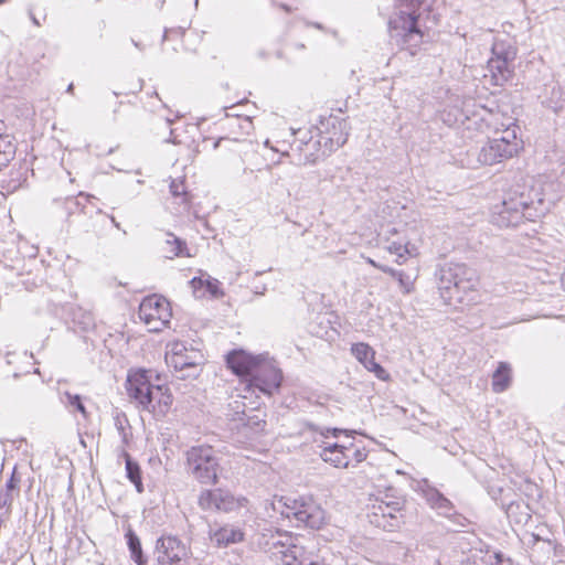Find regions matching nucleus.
<instances>
[{
	"instance_id": "obj_1",
	"label": "nucleus",
	"mask_w": 565,
	"mask_h": 565,
	"mask_svg": "<svg viewBox=\"0 0 565 565\" xmlns=\"http://www.w3.org/2000/svg\"><path fill=\"white\" fill-rule=\"evenodd\" d=\"M227 367L234 374L246 377L247 388L256 390L266 395H273L278 391L282 373L268 355H253L243 349H235L226 355Z\"/></svg>"
},
{
	"instance_id": "obj_32",
	"label": "nucleus",
	"mask_w": 565,
	"mask_h": 565,
	"mask_svg": "<svg viewBox=\"0 0 565 565\" xmlns=\"http://www.w3.org/2000/svg\"><path fill=\"white\" fill-rule=\"evenodd\" d=\"M116 429L121 437L122 444L128 445L130 439V434L127 431V426H129L128 419L124 414H117L114 417Z\"/></svg>"
},
{
	"instance_id": "obj_25",
	"label": "nucleus",
	"mask_w": 565,
	"mask_h": 565,
	"mask_svg": "<svg viewBox=\"0 0 565 565\" xmlns=\"http://www.w3.org/2000/svg\"><path fill=\"white\" fill-rule=\"evenodd\" d=\"M166 236L167 239L164 241V245L162 247L164 256L170 259L182 256L184 249H186L185 242L174 236L172 233H167Z\"/></svg>"
},
{
	"instance_id": "obj_4",
	"label": "nucleus",
	"mask_w": 565,
	"mask_h": 565,
	"mask_svg": "<svg viewBox=\"0 0 565 565\" xmlns=\"http://www.w3.org/2000/svg\"><path fill=\"white\" fill-rule=\"evenodd\" d=\"M271 508L287 519H295L297 526L319 530L326 523L324 510L312 498H275Z\"/></svg>"
},
{
	"instance_id": "obj_47",
	"label": "nucleus",
	"mask_w": 565,
	"mask_h": 565,
	"mask_svg": "<svg viewBox=\"0 0 565 565\" xmlns=\"http://www.w3.org/2000/svg\"><path fill=\"white\" fill-rule=\"evenodd\" d=\"M388 250L392 254H396L398 257L403 256V246L401 244L393 243L388 246Z\"/></svg>"
},
{
	"instance_id": "obj_5",
	"label": "nucleus",
	"mask_w": 565,
	"mask_h": 565,
	"mask_svg": "<svg viewBox=\"0 0 565 565\" xmlns=\"http://www.w3.org/2000/svg\"><path fill=\"white\" fill-rule=\"evenodd\" d=\"M478 284L477 271L466 264L450 263L440 269L438 289L441 298L449 305L454 300L461 302L462 296L476 290Z\"/></svg>"
},
{
	"instance_id": "obj_27",
	"label": "nucleus",
	"mask_w": 565,
	"mask_h": 565,
	"mask_svg": "<svg viewBox=\"0 0 565 565\" xmlns=\"http://www.w3.org/2000/svg\"><path fill=\"white\" fill-rule=\"evenodd\" d=\"M492 57L513 63L516 57V49L504 42H495L492 46Z\"/></svg>"
},
{
	"instance_id": "obj_50",
	"label": "nucleus",
	"mask_w": 565,
	"mask_h": 565,
	"mask_svg": "<svg viewBox=\"0 0 565 565\" xmlns=\"http://www.w3.org/2000/svg\"><path fill=\"white\" fill-rule=\"evenodd\" d=\"M379 269L382 270L385 274L391 275L393 278H394L395 275H397V271H398V270H396L394 268H391L388 266H383V265L379 266Z\"/></svg>"
},
{
	"instance_id": "obj_43",
	"label": "nucleus",
	"mask_w": 565,
	"mask_h": 565,
	"mask_svg": "<svg viewBox=\"0 0 565 565\" xmlns=\"http://www.w3.org/2000/svg\"><path fill=\"white\" fill-rule=\"evenodd\" d=\"M235 121L237 122L239 129L244 130L245 134H248L252 129L253 122L249 117H236Z\"/></svg>"
},
{
	"instance_id": "obj_33",
	"label": "nucleus",
	"mask_w": 565,
	"mask_h": 565,
	"mask_svg": "<svg viewBox=\"0 0 565 565\" xmlns=\"http://www.w3.org/2000/svg\"><path fill=\"white\" fill-rule=\"evenodd\" d=\"M307 427L311 431L320 433L323 437H328L329 434H331L335 438L339 437L340 434H345L347 436H352L353 434H356L355 430H348V429H341V428H327V429H322V428H320L319 426H317L316 424H312V423L307 424Z\"/></svg>"
},
{
	"instance_id": "obj_52",
	"label": "nucleus",
	"mask_w": 565,
	"mask_h": 565,
	"mask_svg": "<svg viewBox=\"0 0 565 565\" xmlns=\"http://www.w3.org/2000/svg\"><path fill=\"white\" fill-rule=\"evenodd\" d=\"M377 362L375 361V356L372 358V360L370 359L365 364H363L369 371H371L372 367L375 366Z\"/></svg>"
},
{
	"instance_id": "obj_14",
	"label": "nucleus",
	"mask_w": 565,
	"mask_h": 565,
	"mask_svg": "<svg viewBox=\"0 0 565 565\" xmlns=\"http://www.w3.org/2000/svg\"><path fill=\"white\" fill-rule=\"evenodd\" d=\"M199 507L204 511L231 512L241 505L228 491L222 489L203 490L198 500Z\"/></svg>"
},
{
	"instance_id": "obj_58",
	"label": "nucleus",
	"mask_w": 565,
	"mask_h": 565,
	"mask_svg": "<svg viewBox=\"0 0 565 565\" xmlns=\"http://www.w3.org/2000/svg\"><path fill=\"white\" fill-rule=\"evenodd\" d=\"M167 141H168V142L175 143V140H173V139H171V138H169Z\"/></svg>"
},
{
	"instance_id": "obj_19",
	"label": "nucleus",
	"mask_w": 565,
	"mask_h": 565,
	"mask_svg": "<svg viewBox=\"0 0 565 565\" xmlns=\"http://www.w3.org/2000/svg\"><path fill=\"white\" fill-rule=\"evenodd\" d=\"M512 382V369L508 362H500L492 374V391L502 393L507 391Z\"/></svg>"
},
{
	"instance_id": "obj_37",
	"label": "nucleus",
	"mask_w": 565,
	"mask_h": 565,
	"mask_svg": "<svg viewBox=\"0 0 565 565\" xmlns=\"http://www.w3.org/2000/svg\"><path fill=\"white\" fill-rule=\"evenodd\" d=\"M348 448H350V451H347L350 455V462L353 460L356 463H360L366 459L367 451L364 447L353 449V444H350Z\"/></svg>"
},
{
	"instance_id": "obj_49",
	"label": "nucleus",
	"mask_w": 565,
	"mask_h": 565,
	"mask_svg": "<svg viewBox=\"0 0 565 565\" xmlns=\"http://www.w3.org/2000/svg\"><path fill=\"white\" fill-rule=\"evenodd\" d=\"M223 141H234V142H239V141H244V139H239V138H234V139H230L227 137H221L218 138L215 142H214V148L216 149Z\"/></svg>"
},
{
	"instance_id": "obj_18",
	"label": "nucleus",
	"mask_w": 565,
	"mask_h": 565,
	"mask_svg": "<svg viewBox=\"0 0 565 565\" xmlns=\"http://www.w3.org/2000/svg\"><path fill=\"white\" fill-rule=\"evenodd\" d=\"M347 451H350L348 446L335 443L324 447L320 456L323 461L330 462L337 468H348L350 463V455Z\"/></svg>"
},
{
	"instance_id": "obj_16",
	"label": "nucleus",
	"mask_w": 565,
	"mask_h": 565,
	"mask_svg": "<svg viewBox=\"0 0 565 565\" xmlns=\"http://www.w3.org/2000/svg\"><path fill=\"white\" fill-rule=\"evenodd\" d=\"M244 535V532L238 526L232 524H225L215 530H210V539L218 548L242 542Z\"/></svg>"
},
{
	"instance_id": "obj_29",
	"label": "nucleus",
	"mask_w": 565,
	"mask_h": 565,
	"mask_svg": "<svg viewBox=\"0 0 565 565\" xmlns=\"http://www.w3.org/2000/svg\"><path fill=\"white\" fill-rule=\"evenodd\" d=\"M545 105L556 114L564 110L565 93L562 90V88L553 87L550 97L545 100Z\"/></svg>"
},
{
	"instance_id": "obj_13",
	"label": "nucleus",
	"mask_w": 565,
	"mask_h": 565,
	"mask_svg": "<svg viewBox=\"0 0 565 565\" xmlns=\"http://www.w3.org/2000/svg\"><path fill=\"white\" fill-rule=\"evenodd\" d=\"M296 163L299 166L315 164L327 154H322L323 143L319 132L316 137L310 136L307 138V132L303 137L296 139L291 145Z\"/></svg>"
},
{
	"instance_id": "obj_21",
	"label": "nucleus",
	"mask_w": 565,
	"mask_h": 565,
	"mask_svg": "<svg viewBox=\"0 0 565 565\" xmlns=\"http://www.w3.org/2000/svg\"><path fill=\"white\" fill-rule=\"evenodd\" d=\"M121 456L124 457L126 462V477L131 483H134L137 492H143L140 466L138 465L137 461H135L131 458V456L125 449H122Z\"/></svg>"
},
{
	"instance_id": "obj_54",
	"label": "nucleus",
	"mask_w": 565,
	"mask_h": 565,
	"mask_svg": "<svg viewBox=\"0 0 565 565\" xmlns=\"http://www.w3.org/2000/svg\"><path fill=\"white\" fill-rule=\"evenodd\" d=\"M110 221H111V223H113L117 228H119V227H120L119 223L116 221V218H115L113 215L110 216Z\"/></svg>"
},
{
	"instance_id": "obj_6",
	"label": "nucleus",
	"mask_w": 565,
	"mask_h": 565,
	"mask_svg": "<svg viewBox=\"0 0 565 565\" xmlns=\"http://www.w3.org/2000/svg\"><path fill=\"white\" fill-rule=\"evenodd\" d=\"M185 469L201 484L214 486L221 471L220 459L209 445L193 446L185 451Z\"/></svg>"
},
{
	"instance_id": "obj_39",
	"label": "nucleus",
	"mask_w": 565,
	"mask_h": 565,
	"mask_svg": "<svg viewBox=\"0 0 565 565\" xmlns=\"http://www.w3.org/2000/svg\"><path fill=\"white\" fill-rule=\"evenodd\" d=\"M246 426L250 427L254 431H263L266 426V420L258 416L248 417Z\"/></svg>"
},
{
	"instance_id": "obj_30",
	"label": "nucleus",
	"mask_w": 565,
	"mask_h": 565,
	"mask_svg": "<svg viewBox=\"0 0 565 565\" xmlns=\"http://www.w3.org/2000/svg\"><path fill=\"white\" fill-rule=\"evenodd\" d=\"M352 354L358 359L359 362L365 364L370 359L375 356V351L369 344L360 342L355 343L351 348Z\"/></svg>"
},
{
	"instance_id": "obj_26",
	"label": "nucleus",
	"mask_w": 565,
	"mask_h": 565,
	"mask_svg": "<svg viewBox=\"0 0 565 565\" xmlns=\"http://www.w3.org/2000/svg\"><path fill=\"white\" fill-rule=\"evenodd\" d=\"M507 515L518 524H526L531 520L527 504L512 502L507 508Z\"/></svg>"
},
{
	"instance_id": "obj_20",
	"label": "nucleus",
	"mask_w": 565,
	"mask_h": 565,
	"mask_svg": "<svg viewBox=\"0 0 565 565\" xmlns=\"http://www.w3.org/2000/svg\"><path fill=\"white\" fill-rule=\"evenodd\" d=\"M275 557L281 562L282 565H301L307 554L303 546H299L296 543L285 550L273 552Z\"/></svg>"
},
{
	"instance_id": "obj_34",
	"label": "nucleus",
	"mask_w": 565,
	"mask_h": 565,
	"mask_svg": "<svg viewBox=\"0 0 565 565\" xmlns=\"http://www.w3.org/2000/svg\"><path fill=\"white\" fill-rule=\"evenodd\" d=\"M90 196L92 195H89V194H85L84 192H79V194L76 198H67L65 200V209L67 210L68 215H71L72 213H74L77 210L83 211L84 210V205L82 204L79 199L81 198L89 199Z\"/></svg>"
},
{
	"instance_id": "obj_11",
	"label": "nucleus",
	"mask_w": 565,
	"mask_h": 565,
	"mask_svg": "<svg viewBox=\"0 0 565 565\" xmlns=\"http://www.w3.org/2000/svg\"><path fill=\"white\" fill-rule=\"evenodd\" d=\"M318 131L323 143L322 154H330L332 151L342 147L349 136L347 120L333 116L321 120Z\"/></svg>"
},
{
	"instance_id": "obj_23",
	"label": "nucleus",
	"mask_w": 565,
	"mask_h": 565,
	"mask_svg": "<svg viewBox=\"0 0 565 565\" xmlns=\"http://www.w3.org/2000/svg\"><path fill=\"white\" fill-rule=\"evenodd\" d=\"M424 495L434 509L441 510L444 513H447L452 509L451 501L435 488L428 487L424 490Z\"/></svg>"
},
{
	"instance_id": "obj_59",
	"label": "nucleus",
	"mask_w": 565,
	"mask_h": 565,
	"mask_svg": "<svg viewBox=\"0 0 565 565\" xmlns=\"http://www.w3.org/2000/svg\"><path fill=\"white\" fill-rule=\"evenodd\" d=\"M6 0H0V3L4 2Z\"/></svg>"
},
{
	"instance_id": "obj_36",
	"label": "nucleus",
	"mask_w": 565,
	"mask_h": 565,
	"mask_svg": "<svg viewBox=\"0 0 565 565\" xmlns=\"http://www.w3.org/2000/svg\"><path fill=\"white\" fill-rule=\"evenodd\" d=\"M20 482H21L20 477H18L17 473H15V470H13L11 477L6 482V487H4L3 490L14 494L15 497H18L19 495V491H20V488H19L20 487Z\"/></svg>"
},
{
	"instance_id": "obj_53",
	"label": "nucleus",
	"mask_w": 565,
	"mask_h": 565,
	"mask_svg": "<svg viewBox=\"0 0 565 565\" xmlns=\"http://www.w3.org/2000/svg\"><path fill=\"white\" fill-rule=\"evenodd\" d=\"M84 324H85V326H84V328H83V329H88L89 327H92V326H93V319H92V317H90V316L85 317V322H84Z\"/></svg>"
},
{
	"instance_id": "obj_55",
	"label": "nucleus",
	"mask_w": 565,
	"mask_h": 565,
	"mask_svg": "<svg viewBox=\"0 0 565 565\" xmlns=\"http://www.w3.org/2000/svg\"><path fill=\"white\" fill-rule=\"evenodd\" d=\"M369 263H370L372 266H374L375 268H379V266H380L377 263H375V262H374V260H372V259H369Z\"/></svg>"
},
{
	"instance_id": "obj_8",
	"label": "nucleus",
	"mask_w": 565,
	"mask_h": 565,
	"mask_svg": "<svg viewBox=\"0 0 565 565\" xmlns=\"http://www.w3.org/2000/svg\"><path fill=\"white\" fill-rule=\"evenodd\" d=\"M533 201L524 198L523 193L520 195H510L504 199L500 204L494 206L492 213V223L499 227L516 226L526 217V212L530 210Z\"/></svg>"
},
{
	"instance_id": "obj_42",
	"label": "nucleus",
	"mask_w": 565,
	"mask_h": 565,
	"mask_svg": "<svg viewBox=\"0 0 565 565\" xmlns=\"http://www.w3.org/2000/svg\"><path fill=\"white\" fill-rule=\"evenodd\" d=\"M170 192L175 198L185 195V189H184L183 182L173 180L170 184Z\"/></svg>"
},
{
	"instance_id": "obj_17",
	"label": "nucleus",
	"mask_w": 565,
	"mask_h": 565,
	"mask_svg": "<svg viewBox=\"0 0 565 565\" xmlns=\"http://www.w3.org/2000/svg\"><path fill=\"white\" fill-rule=\"evenodd\" d=\"M488 72L491 76V82L493 85L502 86L505 82H508L513 74V63L504 60H497L491 57L488 61Z\"/></svg>"
},
{
	"instance_id": "obj_24",
	"label": "nucleus",
	"mask_w": 565,
	"mask_h": 565,
	"mask_svg": "<svg viewBox=\"0 0 565 565\" xmlns=\"http://www.w3.org/2000/svg\"><path fill=\"white\" fill-rule=\"evenodd\" d=\"M294 541L295 539L290 533L277 530L266 540L265 545L269 550H273V552H278L279 550H285L292 545L295 543Z\"/></svg>"
},
{
	"instance_id": "obj_15",
	"label": "nucleus",
	"mask_w": 565,
	"mask_h": 565,
	"mask_svg": "<svg viewBox=\"0 0 565 565\" xmlns=\"http://www.w3.org/2000/svg\"><path fill=\"white\" fill-rule=\"evenodd\" d=\"M518 153L515 143L493 138L479 152V161L492 166Z\"/></svg>"
},
{
	"instance_id": "obj_44",
	"label": "nucleus",
	"mask_w": 565,
	"mask_h": 565,
	"mask_svg": "<svg viewBox=\"0 0 565 565\" xmlns=\"http://www.w3.org/2000/svg\"><path fill=\"white\" fill-rule=\"evenodd\" d=\"M371 372H373L376 377L382 381H386L390 377V374L386 372V370L379 363H376L375 366L371 369Z\"/></svg>"
},
{
	"instance_id": "obj_12",
	"label": "nucleus",
	"mask_w": 565,
	"mask_h": 565,
	"mask_svg": "<svg viewBox=\"0 0 565 565\" xmlns=\"http://www.w3.org/2000/svg\"><path fill=\"white\" fill-rule=\"evenodd\" d=\"M402 503L398 501H380L372 505L367 514L371 524L385 531H394L402 524Z\"/></svg>"
},
{
	"instance_id": "obj_51",
	"label": "nucleus",
	"mask_w": 565,
	"mask_h": 565,
	"mask_svg": "<svg viewBox=\"0 0 565 565\" xmlns=\"http://www.w3.org/2000/svg\"><path fill=\"white\" fill-rule=\"evenodd\" d=\"M148 371L152 373V383H154V384H162L161 383V375L159 373H156V372H153L151 370H148Z\"/></svg>"
},
{
	"instance_id": "obj_41",
	"label": "nucleus",
	"mask_w": 565,
	"mask_h": 565,
	"mask_svg": "<svg viewBox=\"0 0 565 565\" xmlns=\"http://www.w3.org/2000/svg\"><path fill=\"white\" fill-rule=\"evenodd\" d=\"M14 498H15L14 494L1 489L0 490V509L7 508L8 510H10Z\"/></svg>"
},
{
	"instance_id": "obj_35",
	"label": "nucleus",
	"mask_w": 565,
	"mask_h": 565,
	"mask_svg": "<svg viewBox=\"0 0 565 565\" xmlns=\"http://www.w3.org/2000/svg\"><path fill=\"white\" fill-rule=\"evenodd\" d=\"M494 555H491L489 553L484 555H479L475 553L471 556L467 557V559L463 562V565H489Z\"/></svg>"
},
{
	"instance_id": "obj_9",
	"label": "nucleus",
	"mask_w": 565,
	"mask_h": 565,
	"mask_svg": "<svg viewBox=\"0 0 565 565\" xmlns=\"http://www.w3.org/2000/svg\"><path fill=\"white\" fill-rule=\"evenodd\" d=\"M138 315L139 318L148 326L149 331H161L170 322V303L162 296H148L142 299Z\"/></svg>"
},
{
	"instance_id": "obj_31",
	"label": "nucleus",
	"mask_w": 565,
	"mask_h": 565,
	"mask_svg": "<svg viewBox=\"0 0 565 565\" xmlns=\"http://www.w3.org/2000/svg\"><path fill=\"white\" fill-rule=\"evenodd\" d=\"M63 402L71 411H77L84 416V418H87L88 413L83 404L81 395L65 392Z\"/></svg>"
},
{
	"instance_id": "obj_45",
	"label": "nucleus",
	"mask_w": 565,
	"mask_h": 565,
	"mask_svg": "<svg viewBox=\"0 0 565 565\" xmlns=\"http://www.w3.org/2000/svg\"><path fill=\"white\" fill-rule=\"evenodd\" d=\"M491 555H494V557L489 565H508V562H511V558H505L501 553H492Z\"/></svg>"
},
{
	"instance_id": "obj_2",
	"label": "nucleus",
	"mask_w": 565,
	"mask_h": 565,
	"mask_svg": "<svg viewBox=\"0 0 565 565\" xmlns=\"http://www.w3.org/2000/svg\"><path fill=\"white\" fill-rule=\"evenodd\" d=\"M127 392L142 411L163 417L172 405L173 397L163 384L152 383V373L143 369L129 373Z\"/></svg>"
},
{
	"instance_id": "obj_3",
	"label": "nucleus",
	"mask_w": 565,
	"mask_h": 565,
	"mask_svg": "<svg viewBox=\"0 0 565 565\" xmlns=\"http://www.w3.org/2000/svg\"><path fill=\"white\" fill-rule=\"evenodd\" d=\"M420 13L417 12L413 3L403 4L388 22L390 36L401 46L414 56L417 49L423 43L424 33L418 26Z\"/></svg>"
},
{
	"instance_id": "obj_40",
	"label": "nucleus",
	"mask_w": 565,
	"mask_h": 565,
	"mask_svg": "<svg viewBox=\"0 0 565 565\" xmlns=\"http://www.w3.org/2000/svg\"><path fill=\"white\" fill-rule=\"evenodd\" d=\"M498 140H507L509 141L510 143H515L518 150L520 149V141L518 140L516 138V132H515V129H512V128H507L503 132H502V136L497 138Z\"/></svg>"
},
{
	"instance_id": "obj_7",
	"label": "nucleus",
	"mask_w": 565,
	"mask_h": 565,
	"mask_svg": "<svg viewBox=\"0 0 565 565\" xmlns=\"http://www.w3.org/2000/svg\"><path fill=\"white\" fill-rule=\"evenodd\" d=\"M170 347L167 362L179 374L177 377L180 380L196 379L201 374L205 362L201 350L183 341L172 342Z\"/></svg>"
},
{
	"instance_id": "obj_22",
	"label": "nucleus",
	"mask_w": 565,
	"mask_h": 565,
	"mask_svg": "<svg viewBox=\"0 0 565 565\" xmlns=\"http://www.w3.org/2000/svg\"><path fill=\"white\" fill-rule=\"evenodd\" d=\"M125 537L127 540V545H128V548L130 552L131 559L137 565H146L148 563V558L143 554V551L141 547V542H140L138 535L131 529H129L126 532Z\"/></svg>"
},
{
	"instance_id": "obj_48",
	"label": "nucleus",
	"mask_w": 565,
	"mask_h": 565,
	"mask_svg": "<svg viewBox=\"0 0 565 565\" xmlns=\"http://www.w3.org/2000/svg\"><path fill=\"white\" fill-rule=\"evenodd\" d=\"M170 33L182 35L184 33V30L182 28L166 29L163 33V40H167Z\"/></svg>"
},
{
	"instance_id": "obj_56",
	"label": "nucleus",
	"mask_w": 565,
	"mask_h": 565,
	"mask_svg": "<svg viewBox=\"0 0 565 565\" xmlns=\"http://www.w3.org/2000/svg\"><path fill=\"white\" fill-rule=\"evenodd\" d=\"M73 88H74L73 84H70L68 87H67V92L68 93L73 92Z\"/></svg>"
},
{
	"instance_id": "obj_10",
	"label": "nucleus",
	"mask_w": 565,
	"mask_h": 565,
	"mask_svg": "<svg viewBox=\"0 0 565 565\" xmlns=\"http://www.w3.org/2000/svg\"><path fill=\"white\" fill-rule=\"evenodd\" d=\"M157 565H190L191 551L177 536L162 535L156 541Z\"/></svg>"
},
{
	"instance_id": "obj_46",
	"label": "nucleus",
	"mask_w": 565,
	"mask_h": 565,
	"mask_svg": "<svg viewBox=\"0 0 565 565\" xmlns=\"http://www.w3.org/2000/svg\"><path fill=\"white\" fill-rule=\"evenodd\" d=\"M301 565H322V564L318 561V556H315L312 554V552H307Z\"/></svg>"
},
{
	"instance_id": "obj_28",
	"label": "nucleus",
	"mask_w": 565,
	"mask_h": 565,
	"mask_svg": "<svg viewBox=\"0 0 565 565\" xmlns=\"http://www.w3.org/2000/svg\"><path fill=\"white\" fill-rule=\"evenodd\" d=\"M193 288L196 290L199 287H205V290L213 296L214 298H220L224 295L222 289L220 288V281L214 278H209L203 280L201 278H193L191 280Z\"/></svg>"
},
{
	"instance_id": "obj_38",
	"label": "nucleus",
	"mask_w": 565,
	"mask_h": 565,
	"mask_svg": "<svg viewBox=\"0 0 565 565\" xmlns=\"http://www.w3.org/2000/svg\"><path fill=\"white\" fill-rule=\"evenodd\" d=\"M394 278L398 281L401 288L404 290L405 294L411 292V287L413 284L407 275L398 270L397 275H395Z\"/></svg>"
},
{
	"instance_id": "obj_57",
	"label": "nucleus",
	"mask_w": 565,
	"mask_h": 565,
	"mask_svg": "<svg viewBox=\"0 0 565 565\" xmlns=\"http://www.w3.org/2000/svg\"><path fill=\"white\" fill-rule=\"evenodd\" d=\"M286 11H289V7H287L286 4H282L281 6Z\"/></svg>"
}]
</instances>
